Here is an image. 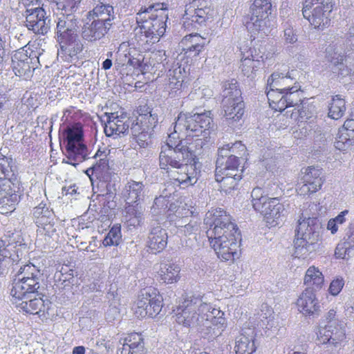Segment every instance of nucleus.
Wrapping results in <instances>:
<instances>
[{
    "mask_svg": "<svg viewBox=\"0 0 354 354\" xmlns=\"http://www.w3.org/2000/svg\"><path fill=\"white\" fill-rule=\"evenodd\" d=\"M153 5L149 6L148 8H145L138 13L136 18L137 22L140 24V27L142 30V32L145 34V36L148 38L147 42L153 44L152 41L154 38V18L153 14H150L153 11Z\"/></svg>",
    "mask_w": 354,
    "mask_h": 354,
    "instance_id": "nucleus-22",
    "label": "nucleus"
},
{
    "mask_svg": "<svg viewBox=\"0 0 354 354\" xmlns=\"http://www.w3.org/2000/svg\"><path fill=\"white\" fill-rule=\"evenodd\" d=\"M205 0H193L185 6L183 17V26L188 30L198 28V26H208L214 21L216 12L207 6H203Z\"/></svg>",
    "mask_w": 354,
    "mask_h": 354,
    "instance_id": "nucleus-7",
    "label": "nucleus"
},
{
    "mask_svg": "<svg viewBox=\"0 0 354 354\" xmlns=\"http://www.w3.org/2000/svg\"><path fill=\"white\" fill-rule=\"evenodd\" d=\"M335 324L333 322V325L319 326L317 333L319 343L326 344L331 349L340 347L346 338L344 324Z\"/></svg>",
    "mask_w": 354,
    "mask_h": 354,
    "instance_id": "nucleus-11",
    "label": "nucleus"
},
{
    "mask_svg": "<svg viewBox=\"0 0 354 354\" xmlns=\"http://www.w3.org/2000/svg\"><path fill=\"white\" fill-rule=\"evenodd\" d=\"M12 67L17 76L27 79L32 76L35 64L33 58L28 55L27 50L21 48L12 57Z\"/></svg>",
    "mask_w": 354,
    "mask_h": 354,
    "instance_id": "nucleus-17",
    "label": "nucleus"
},
{
    "mask_svg": "<svg viewBox=\"0 0 354 354\" xmlns=\"http://www.w3.org/2000/svg\"><path fill=\"white\" fill-rule=\"evenodd\" d=\"M41 271L32 263H28L20 266L17 271V279H31L32 277H41Z\"/></svg>",
    "mask_w": 354,
    "mask_h": 354,
    "instance_id": "nucleus-49",
    "label": "nucleus"
},
{
    "mask_svg": "<svg viewBox=\"0 0 354 354\" xmlns=\"http://www.w3.org/2000/svg\"><path fill=\"white\" fill-rule=\"evenodd\" d=\"M231 154L230 144L223 145L218 148V158L216 164L222 165L223 162L226 160Z\"/></svg>",
    "mask_w": 354,
    "mask_h": 354,
    "instance_id": "nucleus-64",
    "label": "nucleus"
},
{
    "mask_svg": "<svg viewBox=\"0 0 354 354\" xmlns=\"http://www.w3.org/2000/svg\"><path fill=\"white\" fill-rule=\"evenodd\" d=\"M169 84L171 88H178L181 86L182 80V68L177 63L172 66L171 68H169L167 73Z\"/></svg>",
    "mask_w": 354,
    "mask_h": 354,
    "instance_id": "nucleus-46",
    "label": "nucleus"
},
{
    "mask_svg": "<svg viewBox=\"0 0 354 354\" xmlns=\"http://www.w3.org/2000/svg\"><path fill=\"white\" fill-rule=\"evenodd\" d=\"M13 163V160L11 158L6 156L0 158V180L12 179L14 176Z\"/></svg>",
    "mask_w": 354,
    "mask_h": 354,
    "instance_id": "nucleus-48",
    "label": "nucleus"
},
{
    "mask_svg": "<svg viewBox=\"0 0 354 354\" xmlns=\"http://www.w3.org/2000/svg\"><path fill=\"white\" fill-rule=\"evenodd\" d=\"M216 173H221L225 176H242L243 169L240 166L239 159L235 158L234 156L233 157H228L223 162L222 165L217 164Z\"/></svg>",
    "mask_w": 354,
    "mask_h": 354,
    "instance_id": "nucleus-31",
    "label": "nucleus"
},
{
    "mask_svg": "<svg viewBox=\"0 0 354 354\" xmlns=\"http://www.w3.org/2000/svg\"><path fill=\"white\" fill-rule=\"evenodd\" d=\"M126 207V221L129 225L137 226L139 225L142 219V207L138 204L133 205V204H127Z\"/></svg>",
    "mask_w": 354,
    "mask_h": 354,
    "instance_id": "nucleus-40",
    "label": "nucleus"
},
{
    "mask_svg": "<svg viewBox=\"0 0 354 354\" xmlns=\"http://www.w3.org/2000/svg\"><path fill=\"white\" fill-rule=\"evenodd\" d=\"M33 216L37 225L44 224V222L53 218V212L46 206V204L40 203L34 208Z\"/></svg>",
    "mask_w": 354,
    "mask_h": 354,
    "instance_id": "nucleus-44",
    "label": "nucleus"
},
{
    "mask_svg": "<svg viewBox=\"0 0 354 354\" xmlns=\"http://www.w3.org/2000/svg\"><path fill=\"white\" fill-rule=\"evenodd\" d=\"M332 10V0H306L302 13L315 28H324L329 25Z\"/></svg>",
    "mask_w": 354,
    "mask_h": 354,
    "instance_id": "nucleus-8",
    "label": "nucleus"
},
{
    "mask_svg": "<svg viewBox=\"0 0 354 354\" xmlns=\"http://www.w3.org/2000/svg\"><path fill=\"white\" fill-rule=\"evenodd\" d=\"M152 305L153 299H151V295L146 292L133 305L132 310L138 318H144L152 315L154 311Z\"/></svg>",
    "mask_w": 354,
    "mask_h": 354,
    "instance_id": "nucleus-29",
    "label": "nucleus"
},
{
    "mask_svg": "<svg viewBox=\"0 0 354 354\" xmlns=\"http://www.w3.org/2000/svg\"><path fill=\"white\" fill-rule=\"evenodd\" d=\"M252 203L254 209L257 211L270 198L263 194V191L260 187H255L251 193Z\"/></svg>",
    "mask_w": 354,
    "mask_h": 354,
    "instance_id": "nucleus-53",
    "label": "nucleus"
},
{
    "mask_svg": "<svg viewBox=\"0 0 354 354\" xmlns=\"http://www.w3.org/2000/svg\"><path fill=\"white\" fill-rule=\"evenodd\" d=\"M201 136L202 138H196L189 143L180 140L176 144V142L173 140V139L175 140V137L173 134H170L167 142L162 146L161 150L165 151L169 158L176 156L175 158L179 160L192 158L194 162L195 159L198 160L207 151V138L209 135L205 136V133H203Z\"/></svg>",
    "mask_w": 354,
    "mask_h": 354,
    "instance_id": "nucleus-6",
    "label": "nucleus"
},
{
    "mask_svg": "<svg viewBox=\"0 0 354 354\" xmlns=\"http://www.w3.org/2000/svg\"><path fill=\"white\" fill-rule=\"evenodd\" d=\"M287 207L279 202L278 198H270L257 212H259L267 223L275 226L279 225L288 213Z\"/></svg>",
    "mask_w": 354,
    "mask_h": 354,
    "instance_id": "nucleus-15",
    "label": "nucleus"
},
{
    "mask_svg": "<svg viewBox=\"0 0 354 354\" xmlns=\"http://www.w3.org/2000/svg\"><path fill=\"white\" fill-rule=\"evenodd\" d=\"M242 176L236 175H223L221 173H215L216 181L219 184V189L227 194L234 189L238 185V183L241 180Z\"/></svg>",
    "mask_w": 354,
    "mask_h": 354,
    "instance_id": "nucleus-34",
    "label": "nucleus"
},
{
    "mask_svg": "<svg viewBox=\"0 0 354 354\" xmlns=\"http://www.w3.org/2000/svg\"><path fill=\"white\" fill-rule=\"evenodd\" d=\"M169 62L165 50H158L156 51V71H160L158 76L160 75V73H162L167 71V69L170 66Z\"/></svg>",
    "mask_w": 354,
    "mask_h": 354,
    "instance_id": "nucleus-55",
    "label": "nucleus"
},
{
    "mask_svg": "<svg viewBox=\"0 0 354 354\" xmlns=\"http://www.w3.org/2000/svg\"><path fill=\"white\" fill-rule=\"evenodd\" d=\"M205 222L210 225L206 233L218 257L222 261H233L237 256L241 239L236 225L231 221V216L223 209H216L207 213Z\"/></svg>",
    "mask_w": 354,
    "mask_h": 354,
    "instance_id": "nucleus-1",
    "label": "nucleus"
},
{
    "mask_svg": "<svg viewBox=\"0 0 354 354\" xmlns=\"http://www.w3.org/2000/svg\"><path fill=\"white\" fill-rule=\"evenodd\" d=\"M349 131L341 130L335 142V147L340 151H346L354 143V138H352Z\"/></svg>",
    "mask_w": 354,
    "mask_h": 354,
    "instance_id": "nucleus-47",
    "label": "nucleus"
},
{
    "mask_svg": "<svg viewBox=\"0 0 354 354\" xmlns=\"http://www.w3.org/2000/svg\"><path fill=\"white\" fill-rule=\"evenodd\" d=\"M223 315L224 313L218 308L192 296L185 299L179 306L176 321L185 327L208 333L213 326L224 325Z\"/></svg>",
    "mask_w": 354,
    "mask_h": 354,
    "instance_id": "nucleus-2",
    "label": "nucleus"
},
{
    "mask_svg": "<svg viewBox=\"0 0 354 354\" xmlns=\"http://www.w3.org/2000/svg\"><path fill=\"white\" fill-rule=\"evenodd\" d=\"M110 26L100 22L98 19H88L82 28V37L88 41H95L104 37Z\"/></svg>",
    "mask_w": 354,
    "mask_h": 354,
    "instance_id": "nucleus-20",
    "label": "nucleus"
},
{
    "mask_svg": "<svg viewBox=\"0 0 354 354\" xmlns=\"http://www.w3.org/2000/svg\"><path fill=\"white\" fill-rule=\"evenodd\" d=\"M294 243V255L297 258H306L310 253L316 250L317 241L310 237L297 236L293 241Z\"/></svg>",
    "mask_w": 354,
    "mask_h": 354,
    "instance_id": "nucleus-26",
    "label": "nucleus"
},
{
    "mask_svg": "<svg viewBox=\"0 0 354 354\" xmlns=\"http://www.w3.org/2000/svg\"><path fill=\"white\" fill-rule=\"evenodd\" d=\"M17 262L15 257H12L9 254H4L0 258V275L4 274L10 266H14V263Z\"/></svg>",
    "mask_w": 354,
    "mask_h": 354,
    "instance_id": "nucleus-58",
    "label": "nucleus"
},
{
    "mask_svg": "<svg viewBox=\"0 0 354 354\" xmlns=\"http://www.w3.org/2000/svg\"><path fill=\"white\" fill-rule=\"evenodd\" d=\"M78 21L75 15L67 14L59 18L57 24V40L60 45L58 55H76L82 49L77 34Z\"/></svg>",
    "mask_w": 354,
    "mask_h": 354,
    "instance_id": "nucleus-4",
    "label": "nucleus"
},
{
    "mask_svg": "<svg viewBox=\"0 0 354 354\" xmlns=\"http://www.w3.org/2000/svg\"><path fill=\"white\" fill-rule=\"evenodd\" d=\"M26 26L35 34H46L49 30L50 20L46 17L44 8L37 7L26 11Z\"/></svg>",
    "mask_w": 354,
    "mask_h": 354,
    "instance_id": "nucleus-16",
    "label": "nucleus"
},
{
    "mask_svg": "<svg viewBox=\"0 0 354 354\" xmlns=\"http://www.w3.org/2000/svg\"><path fill=\"white\" fill-rule=\"evenodd\" d=\"M122 239L120 226L113 225L104 239V246L118 245Z\"/></svg>",
    "mask_w": 354,
    "mask_h": 354,
    "instance_id": "nucleus-50",
    "label": "nucleus"
},
{
    "mask_svg": "<svg viewBox=\"0 0 354 354\" xmlns=\"http://www.w3.org/2000/svg\"><path fill=\"white\" fill-rule=\"evenodd\" d=\"M335 322L334 325L344 323L342 321L336 318V311L331 309L324 315V319H322L319 326L333 325L332 322Z\"/></svg>",
    "mask_w": 354,
    "mask_h": 354,
    "instance_id": "nucleus-62",
    "label": "nucleus"
},
{
    "mask_svg": "<svg viewBox=\"0 0 354 354\" xmlns=\"http://www.w3.org/2000/svg\"><path fill=\"white\" fill-rule=\"evenodd\" d=\"M255 350L256 347L252 337L241 335L236 338V354H253Z\"/></svg>",
    "mask_w": 354,
    "mask_h": 354,
    "instance_id": "nucleus-38",
    "label": "nucleus"
},
{
    "mask_svg": "<svg viewBox=\"0 0 354 354\" xmlns=\"http://www.w3.org/2000/svg\"><path fill=\"white\" fill-rule=\"evenodd\" d=\"M53 220L54 218L49 219L47 222H44V224H37V225L39 227L38 230L41 234H44L49 239H55L57 238L58 234Z\"/></svg>",
    "mask_w": 354,
    "mask_h": 354,
    "instance_id": "nucleus-54",
    "label": "nucleus"
},
{
    "mask_svg": "<svg viewBox=\"0 0 354 354\" xmlns=\"http://www.w3.org/2000/svg\"><path fill=\"white\" fill-rule=\"evenodd\" d=\"M283 39L287 44H295L297 41V35L292 27L288 26L283 30Z\"/></svg>",
    "mask_w": 354,
    "mask_h": 354,
    "instance_id": "nucleus-63",
    "label": "nucleus"
},
{
    "mask_svg": "<svg viewBox=\"0 0 354 354\" xmlns=\"http://www.w3.org/2000/svg\"><path fill=\"white\" fill-rule=\"evenodd\" d=\"M143 185L140 182H129L124 187V196L127 204H133L139 201L142 196Z\"/></svg>",
    "mask_w": 354,
    "mask_h": 354,
    "instance_id": "nucleus-35",
    "label": "nucleus"
},
{
    "mask_svg": "<svg viewBox=\"0 0 354 354\" xmlns=\"http://www.w3.org/2000/svg\"><path fill=\"white\" fill-rule=\"evenodd\" d=\"M18 187L12 182L10 178H5L0 180V196L2 197H10L12 196H18L17 194Z\"/></svg>",
    "mask_w": 354,
    "mask_h": 354,
    "instance_id": "nucleus-51",
    "label": "nucleus"
},
{
    "mask_svg": "<svg viewBox=\"0 0 354 354\" xmlns=\"http://www.w3.org/2000/svg\"><path fill=\"white\" fill-rule=\"evenodd\" d=\"M204 39L198 34H189L185 36L178 44L180 54L184 53L187 57H196L203 50Z\"/></svg>",
    "mask_w": 354,
    "mask_h": 354,
    "instance_id": "nucleus-19",
    "label": "nucleus"
},
{
    "mask_svg": "<svg viewBox=\"0 0 354 354\" xmlns=\"http://www.w3.org/2000/svg\"><path fill=\"white\" fill-rule=\"evenodd\" d=\"M344 57V53L341 46L337 45H330L326 48V61L335 67L342 66Z\"/></svg>",
    "mask_w": 354,
    "mask_h": 354,
    "instance_id": "nucleus-39",
    "label": "nucleus"
},
{
    "mask_svg": "<svg viewBox=\"0 0 354 354\" xmlns=\"http://www.w3.org/2000/svg\"><path fill=\"white\" fill-rule=\"evenodd\" d=\"M31 296L28 299H24L21 300V302L19 304H17V307H19L23 311L37 315L40 311H41L42 308L44 307V301L41 297H32Z\"/></svg>",
    "mask_w": 354,
    "mask_h": 354,
    "instance_id": "nucleus-36",
    "label": "nucleus"
},
{
    "mask_svg": "<svg viewBox=\"0 0 354 354\" xmlns=\"http://www.w3.org/2000/svg\"><path fill=\"white\" fill-rule=\"evenodd\" d=\"M41 277L30 279H15L12 283L10 290V295L13 303H17V300L28 299L35 296L39 288V281Z\"/></svg>",
    "mask_w": 354,
    "mask_h": 354,
    "instance_id": "nucleus-13",
    "label": "nucleus"
},
{
    "mask_svg": "<svg viewBox=\"0 0 354 354\" xmlns=\"http://www.w3.org/2000/svg\"><path fill=\"white\" fill-rule=\"evenodd\" d=\"M297 306L298 310L305 316L318 315L320 311V305L311 289L302 292L297 299Z\"/></svg>",
    "mask_w": 354,
    "mask_h": 354,
    "instance_id": "nucleus-18",
    "label": "nucleus"
},
{
    "mask_svg": "<svg viewBox=\"0 0 354 354\" xmlns=\"http://www.w3.org/2000/svg\"><path fill=\"white\" fill-rule=\"evenodd\" d=\"M304 283L308 286L306 289L319 290L324 284V276L317 268L310 267L306 272Z\"/></svg>",
    "mask_w": 354,
    "mask_h": 354,
    "instance_id": "nucleus-33",
    "label": "nucleus"
},
{
    "mask_svg": "<svg viewBox=\"0 0 354 354\" xmlns=\"http://www.w3.org/2000/svg\"><path fill=\"white\" fill-rule=\"evenodd\" d=\"M345 111V100L339 95L333 96L328 106V117L338 120L344 115Z\"/></svg>",
    "mask_w": 354,
    "mask_h": 354,
    "instance_id": "nucleus-37",
    "label": "nucleus"
},
{
    "mask_svg": "<svg viewBox=\"0 0 354 354\" xmlns=\"http://www.w3.org/2000/svg\"><path fill=\"white\" fill-rule=\"evenodd\" d=\"M295 71L291 72H274L268 79V87L269 91L267 96L269 100L274 98L275 95L279 93L282 94L291 88L292 84L296 85L295 78L293 77Z\"/></svg>",
    "mask_w": 354,
    "mask_h": 354,
    "instance_id": "nucleus-14",
    "label": "nucleus"
},
{
    "mask_svg": "<svg viewBox=\"0 0 354 354\" xmlns=\"http://www.w3.org/2000/svg\"><path fill=\"white\" fill-rule=\"evenodd\" d=\"M185 223L186 220H178L175 223L176 226L180 227V230L183 231L185 235H190L198 230V225L196 221H189L187 223Z\"/></svg>",
    "mask_w": 354,
    "mask_h": 354,
    "instance_id": "nucleus-57",
    "label": "nucleus"
},
{
    "mask_svg": "<svg viewBox=\"0 0 354 354\" xmlns=\"http://www.w3.org/2000/svg\"><path fill=\"white\" fill-rule=\"evenodd\" d=\"M322 171L315 167H309L302 171V176L297 184L296 190L301 196L313 194L320 189L323 180Z\"/></svg>",
    "mask_w": 354,
    "mask_h": 354,
    "instance_id": "nucleus-12",
    "label": "nucleus"
},
{
    "mask_svg": "<svg viewBox=\"0 0 354 354\" xmlns=\"http://www.w3.org/2000/svg\"><path fill=\"white\" fill-rule=\"evenodd\" d=\"M212 95L213 91L210 88L207 87L203 88H199L195 91L192 92L189 95L188 98L183 102V104L187 103L190 100L194 102L192 105L197 107L198 106H200L201 104H203V102L201 103L198 102V100L210 98Z\"/></svg>",
    "mask_w": 354,
    "mask_h": 354,
    "instance_id": "nucleus-45",
    "label": "nucleus"
},
{
    "mask_svg": "<svg viewBox=\"0 0 354 354\" xmlns=\"http://www.w3.org/2000/svg\"><path fill=\"white\" fill-rule=\"evenodd\" d=\"M251 17L247 21V28L253 34L267 35L270 32L268 15L271 13L270 0H254L251 6Z\"/></svg>",
    "mask_w": 354,
    "mask_h": 354,
    "instance_id": "nucleus-10",
    "label": "nucleus"
},
{
    "mask_svg": "<svg viewBox=\"0 0 354 354\" xmlns=\"http://www.w3.org/2000/svg\"><path fill=\"white\" fill-rule=\"evenodd\" d=\"M344 286V281L342 277H337L333 280L330 284L329 292L333 295H337Z\"/></svg>",
    "mask_w": 354,
    "mask_h": 354,
    "instance_id": "nucleus-61",
    "label": "nucleus"
},
{
    "mask_svg": "<svg viewBox=\"0 0 354 354\" xmlns=\"http://www.w3.org/2000/svg\"><path fill=\"white\" fill-rule=\"evenodd\" d=\"M351 247V244L346 241L338 243L335 251V257L339 259H346Z\"/></svg>",
    "mask_w": 354,
    "mask_h": 354,
    "instance_id": "nucleus-59",
    "label": "nucleus"
},
{
    "mask_svg": "<svg viewBox=\"0 0 354 354\" xmlns=\"http://www.w3.org/2000/svg\"><path fill=\"white\" fill-rule=\"evenodd\" d=\"M210 115V111L203 113L194 112V111L191 113L181 112L175 122L173 136L176 133L189 137H199L203 133H205V136L209 135V129L212 122Z\"/></svg>",
    "mask_w": 354,
    "mask_h": 354,
    "instance_id": "nucleus-5",
    "label": "nucleus"
},
{
    "mask_svg": "<svg viewBox=\"0 0 354 354\" xmlns=\"http://www.w3.org/2000/svg\"><path fill=\"white\" fill-rule=\"evenodd\" d=\"M152 111L153 109L147 106V104L140 105L137 110L138 113L137 117L138 122H140L147 128H149L155 123V118L153 116Z\"/></svg>",
    "mask_w": 354,
    "mask_h": 354,
    "instance_id": "nucleus-42",
    "label": "nucleus"
},
{
    "mask_svg": "<svg viewBox=\"0 0 354 354\" xmlns=\"http://www.w3.org/2000/svg\"><path fill=\"white\" fill-rule=\"evenodd\" d=\"M281 97L278 101L279 108L285 109L287 107L294 106L298 109L299 115L303 118V111H301L299 106L301 105L302 97L299 85L292 86L289 91L281 94Z\"/></svg>",
    "mask_w": 354,
    "mask_h": 354,
    "instance_id": "nucleus-23",
    "label": "nucleus"
},
{
    "mask_svg": "<svg viewBox=\"0 0 354 354\" xmlns=\"http://www.w3.org/2000/svg\"><path fill=\"white\" fill-rule=\"evenodd\" d=\"M122 347L118 348L117 354H143L144 342L142 335L134 333L123 339Z\"/></svg>",
    "mask_w": 354,
    "mask_h": 354,
    "instance_id": "nucleus-21",
    "label": "nucleus"
},
{
    "mask_svg": "<svg viewBox=\"0 0 354 354\" xmlns=\"http://www.w3.org/2000/svg\"><path fill=\"white\" fill-rule=\"evenodd\" d=\"M221 95L223 97L222 103L242 100L241 92L239 88L237 81L231 80L223 82Z\"/></svg>",
    "mask_w": 354,
    "mask_h": 354,
    "instance_id": "nucleus-32",
    "label": "nucleus"
},
{
    "mask_svg": "<svg viewBox=\"0 0 354 354\" xmlns=\"http://www.w3.org/2000/svg\"><path fill=\"white\" fill-rule=\"evenodd\" d=\"M55 3L57 8L65 10L66 12H73L76 11L81 0H52Z\"/></svg>",
    "mask_w": 354,
    "mask_h": 354,
    "instance_id": "nucleus-56",
    "label": "nucleus"
},
{
    "mask_svg": "<svg viewBox=\"0 0 354 354\" xmlns=\"http://www.w3.org/2000/svg\"><path fill=\"white\" fill-rule=\"evenodd\" d=\"M319 221L315 217H304L303 216L298 220V225L295 230V234L297 236L310 237L315 241H318L319 234L316 231L319 225Z\"/></svg>",
    "mask_w": 354,
    "mask_h": 354,
    "instance_id": "nucleus-24",
    "label": "nucleus"
},
{
    "mask_svg": "<svg viewBox=\"0 0 354 354\" xmlns=\"http://www.w3.org/2000/svg\"><path fill=\"white\" fill-rule=\"evenodd\" d=\"M88 19H98L106 25L111 26V21L113 19V8L109 4H97L87 14Z\"/></svg>",
    "mask_w": 354,
    "mask_h": 354,
    "instance_id": "nucleus-28",
    "label": "nucleus"
},
{
    "mask_svg": "<svg viewBox=\"0 0 354 354\" xmlns=\"http://www.w3.org/2000/svg\"><path fill=\"white\" fill-rule=\"evenodd\" d=\"M231 154L229 157L235 156V158L239 159V157L243 156L246 151V147L241 142H236L232 145L230 144Z\"/></svg>",
    "mask_w": 354,
    "mask_h": 354,
    "instance_id": "nucleus-60",
    "label": "nucleus"
},
{
    "mask_svg": "<svg viewBox=\"0 0 354 354\" xmlns=\"http://www.w3.org/2000/svg\"><path fill=\"white\" fill-rule=\"evenodd\" d=\"M18 203V196H10L2 197L0 196V213L6 214L12 212L15 209V205Z\"/></svg>",
    "mask_w": 354,
    "mask_h": 354,
    "instance_id": "nucleus-52",
    "label": "nucleus"
},
{
    "mask_svg": "<svg viewBox=\"0 0 354 354\" xmlns=\"http://www.w3.org/2000/svg\"><path fill=\"white\" fill-rule=\"evenodd\" d=\"M180 271V267L167 259L160 264V268L158 274L162 280L165 283H176L179 279V273Z\"/></svg>",
    "mask_w": 354,
    "mask_h": 354,
    "instance_id": "nucleus-27",
    "label": "nucleus"
},
{
    "mask_svg": "<svg viewBox=\"0 0 354 354\" xmlns=\"http://www.w3.org/2000/svg\"><path fill=\"white\" fill-rule=\"evenodd\" d=\"M104 130L106 136L109 137L114 134H124L129 130V124L120 120H117L115 122L109 121L106 122Z\"/></svg>",
    "mask_w": 354,
    "mask_h": 354,
    "instance_id": "nucleus-43",
    "label": "nucleus"
},
{
    "mask_svg": "<svg viewBox=\"0 0 354 354\" xmlns=\"http://www.w3.org/2000/svg\"><path fill=\"white\" fill-rule=\"evenodd\" d=\"M64 142H66V157L71 161L68 162L75 165L88 158V149L83 143V133L82 129L77 127H68L63 133Z\"/></svg>",
    "mask_w": 354,
    "mask_h": 354,
    "instance_id": "nucleus-9",
    "label": "nucleus"
},
{
    "mask_svg": "<svg viewBox=\"0 0 354 354\" xmlns=\"http://www.w3.org/2000/svg\"><path fill=\"white\" fill-rule=\"evenodd\" d=\"M222 104L224 111L223 115L229 122V124L234 125V122H238L241 120L245 112V104L243 100H233Z\"/></svg>",
    "mask_w": 354,
    "mask_h": 354,
    "instance_id": "nucleus-25",
    "label": "nucleus"
},
{
    "mask_svg": "<svg viewBox=\"0 0 354 354\" xmlns=\"http://www.w3.org/2000/svg\"><path fill=\"white\" fill-rule=\"evenodd\" d=\"M174 157L176 156L167 157V153L161 150L159 156L160 169L165 171L169 180L186 187L196 183L200 172L196 168V161L193 164H183L180 162L182 160Z\"/></svg>",
    "mask_w": 354,
    "mask_h": 354,
    "instance_id": "nucleus-3",
    "label": "nucleus"
},
{
    "mask_svg": "<svg viewBox=\"0 0 354 354\" xmlns=\"http://www.w3.org/2000/svg\"><path fill=\"white\" fill-rule=\"evenodd\" d=\"M264 66L263 59H260L259 57H255L252 55L251 57H243L241 58V68L243 74L251 80L254 79L259 69L262 68Z\"/></svg>",
    "mask_w": 354,
    "mask_h": 354,
    "instance_id": "nucleus-30",
    "label": "nucleus"
},
{
    "mask_svg": "<svg viewBox=\"0 0 354 354\" xmlns=\"http://www.w3.org/2000/svg\"><path fill=\"white\" fill-rule=\"evenodd\" d=\"M167 5L162 3H156V19H158V29L156 30V35L162 37L166 32L168 13Z\"/></svg>",
    "mask_w": 354,
    "mask_h": 354,
    "instance_id": "nucleus-41",
    "label": "nucleus"
}]
</instances>
